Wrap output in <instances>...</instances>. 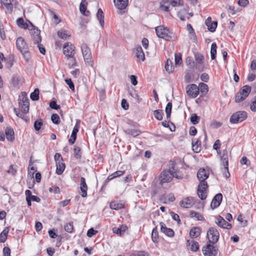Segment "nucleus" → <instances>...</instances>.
I'll return each instance as SVG.
<instances>
[{"instance_id": "aec40b11", "label": "nucleus", "mask_w": 256, "mask_h": 256, "mask_svg": "<svg viewBox=\"0 0 256 256\" xmlns=\"http://www.w3.org/2000/svg\"><path fill=\"white\" fill-rule=\"evenodd\" d=\"M114 3L117 8L124 10L128 6V0H114Z\"/></svg>"}, {"instance_id": "de8ad7c7", "label": "nucleus", "mask_w": 256, "mask_h": 256, "mask_svg": "<svg viewBox=\"0 0 256 256\" xmlns=\"http://www.w3.org/2000/svg\"><path fill=\"white\" fill-rule=\"evenodd\" d=\"M64 230L66 232L71 233L74 230L73 222H68L64 226Z\"/></svg>"}, {"instance_id": "864d4df0", "label": "nucleus", "mask_w": 256, "mask_h": 256, "mask_svg": "<svg viewBox=\"0 0 256 256\" xmlns=\"http://www.w3.org/2000/svg\"><path fill=\"white\" fill-rule=\"evenodd\" d=\"M169 5H170V4L168 2L163 0L160 3V8L164 10L166 12H168V9H169Z\"/></svg>"}, {"instance_id": "dca6fc26", "label": "nucleus", "mask_w": 256, "mask_h": 256, "mask_svg": "<svg viewBox=\"0 0 256 256\" xmlns=\"http://www.w3.org/2000/svg\"><path fill=\"white\" fill-rule=\"evenodd\" d=\"M198 178L200 181V184L204 183V184H207L205 180L208 178V174L206 171L204 169H200L197 173Z\"/></svg>"}, {"instance_id": "2eb2a0df", "label": "nucleus", "mask_w": 256, "mask_h": 256, "mask_svg": "<svg viewBox=\"0 0 256 256\" xmlns=\"http://www.w3.org/2000/svg\"><path fill=\"white\" fill-rule=\"evenodd\" d=\"M222 198V195L219 193L216 194L212 198L210 204L211 208L214 210L218 208L220 204Z\"/></svg>"}, {"instance_id": "6e6552de", "label": "nucleus", "mask_w": 256, "mask_h": 256, "mask_svg": "<svg viewBox=\"0 0 256 256\" xmlns=\"http://www.w3.org/2000/svg\"><path fill=\"white\" fill-rule=\"evenodd\" d=\"M218 248L212 244H208L204 246L202 250L205 256H216L217 254Z\"/></svg>"}, {"instance_id": "bb28decb", "label": "nucleus", "mask_w": 256, "mask_h": 256, "mask_svg": "<svg viewBox=\"0 0 256 256\" xmlns=\"http://www.w3.org/2000/svg\"><path fill=\"white\" fill-rule=\"evenodd\" d=\"M128 229L126 225H122L119 228L114 227L112 228L114 233L116 234L119 236H122Z\"/></svg>"}, {"instance_id": "4c0bfd02", "label": "nucleus", "mask_w": 256, "mask_h": 256, "mask_svg": "<svg viewBox=\"0 0 256 256\" xmlns=\"http://www.w3.org/2000/svg\"><path fill=\"white\" fill-rule=\"evenodd\" d=\"M165 68L166 72L168 73L172 72L174 70V66L172 65V62L171 60H167L165 64Z\"/></svg>"}, {"instance_id": "7c9ffc66", "label": "nucleus", "mask_w": 256, "mask_h": 256, "mask_svg": "<svg viewBox=\"0 0 256 256\" xmlns=\"http://www.w3.org/2000/svg\"><path fill=\"white\" fill-rule=\"evenodd\" d=\"M86 0H82L80 6V10L82 14L86 16H89L90 12L88 11L86 12Z\"/></svg>"}, {"instance_id": "5701e85b", "label": "nucleus", "mask_w": 256, "mask_h": 256, "mask_svg": "<svg viewBox=\"0 0 256 256\" xmlns=\"http://www.w3.org/2000/svg\"><path fill=\"white\" fill-rule=\"evenodd\" d=\"M161 231L165 234L166 236L172 237L174 236V232L171 228H168L165 224L163 222L160 223Z\"/></svg>"}, {"instance_id": "8fccbe9b", "label": "nucleus", "mask_w": 256, "mask_h": 256, "mask_svg": "<svg viewBox=\"0 0 256 256\" xmlns=\"http://www.w3.org/2000/svg\"><path fill=\"white\" fill-rule=\"evenodd\" d=\"M74 156L77 159H80L82 156L80 149L78 146H76L74 148Z\"/></svg>"}, {"instance_id": "0eeeda50", "label": "nucleus", "mask_w": 256, "mask_h": 256, "mask_svg": "<svg viewBox=\"0 0 256 256\" xmlns=\"http://www.w3.org/2000/svg\"><path fill=\"white\" fill-rule=\"evenodd\" d=\"M207 237L210 243L214 244L218 240L220 237L219 232L216 228L211 227L207 232Z\"/></svg>"}, {"instance_id": "f3484780", "label": "nucleus", "mask_w": 256, "mask_h": 256, "mask_svg": "<svg viewBox=\"0 0 256 256\" xmlns=\"http://www.w3.org/2000/svg\"><path fill=\"white\" fill-rule=\"evenodd\" d=\"M194 202V199L192 197H187L180 202V205L184 208H190L193 206Z\"/></svg>"}, {"instance_id": "3c124183", "label": "nucleus", "mask_w": 256, "mask_h": 256, "mask_svg": "<svg viewBox=\"0 0 256 256\" xmlns=\"http://www.w3.org/2000/svg\"><path fill=\"white\" fill-rule=\"evenodd\" d=\"M175 64L178 66L182 64V54L180 53L175 54Z\"/></svg>"}, {"instance_id": "423d86ee", "label": "nucleus", "mask_w": 256, "mask_h": 256, "mask_svg": "<svg viewBox=\"0 0 256 256\" xmlns=\"http://www.w3.org/2000/svg\"><path fill=\"white\" fill-rule=\"evenodd\" d=\"M247 114L244 111H238L232 115L230 121L232 124L240 122L246 119Z\"/></svg>"}, {"instance_id": "39448f33", "label": "nucleus", "mask_w": 256, "mask_h": 256, "mask_svg": "<svg viewBox=\"0 0 256 256\" xmlns=\"http://www.w3.org/2000/svg\"><path fill=\"white\" fill-rule=\"evenodd\" d=\"M173 170H164L159 176L160 184L162 186L164 184L170 182L172 179Z\"/></svg>"}, {"instance_id": "4be33fe9", "label": "nucleus", "mask_w": 256, "mask_h": 256, "mask_svg": "<svg viewBox=\"0 0 256 256\" xmlns=\"http://www.w3.org/2000/svg\"><path fill=\"white\" fill-rule=\"evenodd\" d=\"M186 246L189 247L192 252H197L199 250V244L197 242L193 240H188L186 242Z\"/></svg>"}, {"instance_id": "a18cd8bd", "label": "nucleus", "mask_w": 256, "mask_h": 256, "mask_svg": "<svg viewBox=\"0 0 256 256\" xmlns=\"http://www.w3.org/2000/svg\"><path fill=\"white\" fill-rule=\"evenodd\" d=\"M172 106V103L170 102H168L166 106L165 111L167 118H169L170 116Z\"/></svg>"}, {"instance_id": "79ce46f5", "label": "nucleus", "mask_w": 256, "mask_h": 256, "mask_svg": "<svg viewBox=\"0 0 256 256\" xmlns=\"http://www.w3.org/2000/svg\"><path fill=\"white\" fill-rule=\"evenodd\" d=\"M26 102H29V100L26 96V93L23 92L22 93V95L20 96L18 104L20 105L26 103Z\"/></svg>"}, {"instance_id": "f704fd0d", "label": "nucleus", "mask_w": 256, "mask_h": 256, "mask_svg": "<svg viewBox=\"0 0 256 256\" xmlns=\"http://www.w3.org/2000/svg\"><path fill=\"white\" fill-rule=\"evenodd\" d=\"M58 35L60 38L64 40H66L70 36L68 32L64 30L58 31Z\"/></svg>"}, {"instance_id": "473e14b6", "label": "nucleus", "mask_w": 256, "mask_h": 256, "mask_svg": "<svg viewBox=\"0 0 256 256\" xmlns=\"http://www.w3.org/2000/svg\"><path fill=\"white\" fill-rule=\"evenodd\" d=\"M96 16L99 22L102 26V28L104 27V13L101 8H99L98 10V12L96 14Z\"/></svg>"}, {"instance_id": "4468645a", "label": "nucleus", "mask_w": 256, "mask_h": 256, "mask_svg": "<svg viewBox=\"0 0 256 256\" xmlns=\"http://www.w3.org/2000/svg\"><path fill=\"white\" fill-rule=\"evenodd\" d=\"M218 153L220 155L221 162L224 166V169L228 170V150H224L222 152H219Z\"/></svg>"}, {"instance_id": "f257e3e1", "label": "nucleus", "mask_w": 256, "mask_h": 256, "mask_svg": "<svg viewBox=\"0 0 256 256\" xmlns=\"http://www.w3.org/2000/svg\"><path fill=\"white\" fill-rule=\"evenodd\" d=\"M16 46L22 54L24 60L28 62L30 58V54L28 51V46L22 38L19 37L17 38Z\"/></svg>"}, {"instance_id": "c9c22d12", "label": "nucleus", "mask_w": 256, "mask_h": 256, "mask_svg": "<svg viewBox=\"0 0 256 256\" xmlns=\"http://www.w3.org/2000/svg\"><path fill=\"white\" fill-rule=\"evenodd\" d=\"M8 233V228H6L0 234V242H6Z\"/></svg>"}, {"instance_id": "ddd939ff", "label": "nucleus", "mask_w": 256, "mask_h": 256, "mask_svg": "<svg viewBox=\"0 0 256 256\" xmlns=\"http://www.w3.org/2000/svg\"><path fill=\"white\" fill-rule=\"evenodd\" d=\"M216 223L220 227L230 230L232 228V226L230 224L228 223L225 220L220 216H218L216 218Z\"/></svg>"}, {"instance_id": "7ed1b4c3", "label": "nucleus", "mask_w": 256, "mask_h": 256, "mask_svg": "<svg viewBox=\"0 0 256 256\" xmlns=\"http://www.w3.org/2000/svg\"><path fill=\"white\" fill-rule=\"evenodd\" d=\"M81 50L84 60L85 64L92 68L94 66V62L92 60L90 50L86 44H83L81 46Z\"/></svg>"}, {"instance_id": "6ab92c4d", "label": "nucleus", "mask_w": 256, "mask_h": 256, "mask_svg": "<svg viewBox=\"0 0 256 256\" xmlns=\"http://www.w3.org/2000/svg\"><path fill=\"white\" fill-rule=\"evenodd\" d=\"M80 190L82 191L81 196L83 198H85L87 196L88 186L86 182V180L84 177L80 178Z\"/></svg>"}, {"instance_id": "49530a36", "label": "nucleus", "mask_w": 256, "mask_h": 256, "mask_svg": "<svg viewBox=\"0 0 256 256\" xmlns=\"http://www.w3.org/2000/svg\"><path fill=\"white\" fill-rule=\"evenodd\" d=\"M17 24L24 29L28 28V24L26 23H24V20L22 18H18L16 20Z\"/></svg>"}, {"instance_id": "0e129e2a", "label": "nucleus", "mask_w": 256, "mask_h": 256, "mask_svg": "<svg viewBox=\"0 0 256 256\" xmlns=\"http://www.w3.org/2000/svg\"><path fill=\"white\" fill-rule=\"evenodd\" d=\"M170 214L172 216V219L176 222H178V223L180 222V216L178 214H175L173 212H170Z\"/></svg>"}, {"instance_id": "13d9d810", "label": "nucleus", "mask_w": 256, "mask_h": 256, "mask_svg": "<svg viewBox=\"0 0 256 256\" xmlns=\"http://www.w3.org/2000/svg\"><path fill=\"white\" fill-rule=\"evenodd\" d=\"M42 125V120H36L34 124V128L36 130H39Z\"/></svg>"}, {"instance_id": "b1692460", "label": "nucleus", "mask_w": 256, "mask_h": 256, "mask_svg": "<svg viewBox=\"0 0 256 256\" xmlns=\"http://www.w3.org/2000/svg\"><path fill=\"white\" fill-rule=\"evenodd\" d=\"M78 129L79 126L78 124L76 123L72 130L70 138L68 140V142L70 144H72L74 143L76 138V134L78 132Z\"/></svg>"}, {"instance_id": "4d7b16f0", "label": "nucleus", "mask_w": 256, "mask_h": 256, "mask_svg": "<svg viewBox=\"0 0 256 256\" xmlns=\"http://www.w3.org/2000/svg\"><path fill=\"white\" fill-rule=\"evenodd\" d=\"M183 4L182 0H171L170 4L172 6H182Z\"/></svg>"}, {"instance_id": "f8f14e48", "label": "nucleus", "mask_w": 256, "mask_h": 256, "mask_svg": "<svg viewBox=\"0 0 256 256\" xmlns=\"http://www.w3.org/2000/svg\"><path fill=\"white\" fill-rule=\"evenodd\" d=\"M207 184H204V183L200 184L198 188V197L202 200L206 199L207 196L206 188Z\"/></svg>"}, {"instance_id": "58836bf2", "label": "nucleus", "mask_w": 256, "mask_h": 256, "mask_svg": "<svg viewBox=\"0 0 256 256\" xmlns=\"http://www.w3.org/2000/svg\"><path fill=\"white\" fill-rule=\"evenodd\" d=\"M163 114V110H157L154 111V115L155 118L158 120H162Z\"/></svg>"}, {"instance_id": "e433bc0d", "label": "nucleus", "mask_w": 256, "mask_h": 256, "mask_svg": "<svg viewBox=\"0 0 256 256\" xmlns=\"http://www.w3.org/2000/svg\"><path fill=\"white\" fill-rule=\"evenodd\" d=\"M110 208L114 210H118L124 208V206L122 204L112 202L110 203Z\"/></svg>"}, {"instance_id": "c756f323", "label": "nucleus", "mask_w": 256, "mask_h": 256, "mask_svg": "<svg viewBox=\"0 0 256 256\" xmlns=\"http://www.w3.org/2000/svg\"><path fill=\"white\" fill-rule=\"evenodd\" d=\"M198 87L199 88V92H200V96H203L208 93V88L207 84L201 82L199 84Z\"/></svg>"}, {"instance_id": "2f4dec72", "label": "nucleus", "mask_w": 256, "mask_h": 256, "mask_svg": "<svg viewBox=\"0 0 256 256\" xmlns=\"http://www.w3.org/2000/svg\"><path fill=\"white\" fill-rule=\"evenodd\" d=\"M56 173L58 175L62 174L65 169V164L63 162V161L57 162H56Z\"/></svg>"}, {"instance_id": "c03bdc74", "label": "nucleus", "mask_w": 256, "mask_h": 256, "mask_svg": "<svg viewBox=\"0 0 256 256\" xmlns=\"http://www.w3.org/2000/svg\"><path fill=\"white\" fill-rule=\"evenodd\" d=\"M30 98L32 100H38L39 99V90L36 88L34 91L31 93L30 96Z\"/></svg>"}, {"instance_id": "20e7f679", "label": "nucleus", "mask_w": 256, "mask_h": 256, "mask_svg": "<svg viewBox=\"0 0 256 256\" xmlns=\"http://www.w3.org/2000/svg\"><path fill=\"white\" fill-rule=\"evenodd\" d=\"M250 90V86L248 85L242 86L236 96L235 102H240L244 100L248 96Z\"/></svg>"}, {"instance_id": "5fc2aeb1", "label": "nucleus", "mask_w": 256, "mask_h": 256, "mask_svg": "<svg viewBox=\"0 0 256 256\" xmlns=\"http://www.w3.org/2000/svg\"><path fill=\"white\" fill-rule=\"evenodd\" d=\"M29 104V102H26V103L19 105L22 109L23 113L26 114L28 112Z\"/></svg>"}, {"instance_id": "a19ab883", "label": "nucleus", "mask_w": 256, "mask_h": 256, "mask_svg": "<svg viewBox=\"0 0 256 256\" xmlns=\"http://www.w3.org/2000/svg\"><path fill=\"white\" fill-rule=\"evenodd\" d=\"M216 43L214 42L211 45L210 48V55L211 58L212 60H214L216 58Z\"/></svg>"}, {"instance_id": "cd10ccee", "label": "nucleus", "mask_w": 256, "mask_h": 256, "mask_svg": "<svg viewBox=\"0 0 256 256\" xmlns=\"http://www.w3.org/2000/svg\"><path fill=\"white\" fill-rule=\"evenodd\" d=\"M201 232V230L199 227H194L190 232V236L192 238H196L198 237Z\"/></svg>"}, {"instance_id": "e2e57ef3", "label": "nucleus", "mask_w": 256, "mask_h": 256, "mask_svg": "<svg viewBox=\"0 0 256 256\" xmlns=\"http://www.w3.org/2000/svg\"><path fill=\"white\" fill-rule=\"evenodd\" d=\"M220 146V142L219 140H217L215 141L214 144L213 146L214 149L216 150L217 152L218 153V151Z\"/></svg>"}, {"instance_id": "09e8293b", "label": "nucleus", "mask_w": 256, "mask_h": 256, "mask_svg": "<svg viewBox=\"0 0 256 256\" xmlns=\"http://www.w3.org/2000/svg\"><path fill=\"white\" fill-rule=\"evenodd\" d=\"M200 117L198 116L196 114H193L190 117V122L194 124H196L199 122Z\"/></svg>"}, {"instance_id": "9b49d317", "label": "nucleus", "mask_w": 256, "mask_h": 256, "mask_svg": "<svg viewBox=\"0 0 256 256\" xmlns=\"http://www.w3.org/2000/svg\"><path fill=\"white\" fill-rule=\"evenodd\" d=\"M29 24L33 28L30 30V32L33 36L34 42V44H38L42 40L41 36H40V30L36 28L31 22H29Z\"/></svg>"}, {"instance_id": "412c9836", "label": "nucleus", "mask_w": 256, "mask_h": 256, "mask_svg": "<svg viewBox=\"0 0 256 256\" xmlns=\"http://www.w3.org/2000/svg\"><path fill=\"white\" fill-rule=\"evenodd\" d=\"M134 52L136 54V57L139 60H141L144 61L145 59L144 54L143 52L142 48L140 46H136Z\"/></svg>"}, {"instance_id": "680f3d73", "label": "nucleus", "mask_w": 256, "mask_h": 256, "mask_svg": "<svg viewBox=\"0 0 256 256\" xmlns=\"http://www.w3.org/2000/svg\"><path fill=\"white\" fill-rule=\"evenodd\" d=\"M97 233H98L97 230H94L93 228H91L88 230L86 234L88 237L91 238Z\"/></svg>"}, {"instance_id": "338daca9", "label": "nucleus", "mask_w": 256, "mask_h": 256, "mask_svg": "<svg viewBox=\"0 0 256 256\" xmlns=\"http://www.w3.org/2000/svg\"><path fill=\"white\" fill-rule=\"evenodd\" d=\"M50 106L54 110H58L60 108V106L58 105L54 100H52L50 103Z\"/></svg>"}, {"instance_id": "774afa93", "label": "nucleus", "mask_w": 256, "mask_h": 256, "mask_svg": "<svg viewBox=\"0 0 256 256\" xmlns=\"http://www.w3.org/2000/svg\"><path fill=\"white\" fill-rule=\"evenodd\" d=\"M8 173L11 174L12 176H14L16 173V170L14 168L13 165L10 166L8 170L7 171Z\"/></svg>"}, {"instance_id": "1a4fd4ad", "label": "nucleus", "mask_w": 256, "mask_h": 256, "mask_svg": "<svg viewBox=\"0 0 256 256\" xmlns=\"http://www.w3.org/2000/svg\"><path fill=\"white\" fill-rule=\"evenodd\" d=\"M186 90L188 96L192 98H196L199 94V88L195 84L188 85Z\"/></svg>"}, {"instance_id": "c85d7f7f", "label": "nucleus", "mask_w": 256, "mask_h": 256, "mask_svg": "<svg viewBox=\"0 0 256 256\" xmlns=\"http://www.w3.org/2000/svg\"><path fill=\"white\" fill-rule=\"evenodd\" d=\"M1 4L6 8V12L9 14L12 13V0H0Z\"/></svg>"}, {"instance_id": "6e6d98bb", "label": "nucleus", "mask_w": 256, "mask_h": 256, "mask_svg": "<svg viewBox=\"0 0 256 256\" xmlns=\"http://www.w3.org/2000/svg\"><path fill=\"white\" fill-rule=\"evenodd\" d=\"M51 120L54 124H59L60 122V117L58 115L56 114H52L51 116Z\"/></svg>"}, {"instance_id": "603ef678", "label": "nucleus", "mask_w": 256, "mask_h": 256, "mask_svg": "<svg viewBox=\"0 0 256 256\" xmlns=\"http://www.w3.org/2000/svg\"><path fill=\"white\" fill-rule=\"evenodd\" d=\"M188 14L187 10L186 9H182L178 12V16L182 20H185L184 14Z\"/></svg>"}, {"instance_id": "a211bd4d", "label": "nucleus", "mask_w": 256, "mask_h": 256, "mask_svg": "<svg viewBox=\"0 0 256 256\" xmlns=\"http://www.w3.org/2000/svg\"><path fill=\"white\" fill-rule=\"evenodd\" d=\"M205 24L208 26V30L211 32H214L217 27V22H212L210 17H208L205 22Z\"/></svg>"}, {"instance_id": "f03ea898", "label": "nucleus", "mask_w": 256, "mask_h": 256, "mask_svg": "<svg viewBox=\"0 0 256 256\" xmlns=\"http://www.w3.org/2000/svg\"><path fill=\"white\" fill-rule=\"evenodd\" d=\"M156 32L158 38H164L166 40L170 41L172 40L174 36V34L170 32L167 28H165L163 26L156 27Z\"/></svg>"}, {"instance_id": "72a5a7b5", "label": "nucleus", "mask_w": 256, "mask_h": 256, "mask_svg": "<svg viewBox=\"0 0 256 256\" xmlns=\"http://www.w3.org/2000/svg\"><path fill=\"white\" fill-rule=\"evenodd\" d=\"M67 64L70 68H72L78 65V62L74 56L72 58H68Z\"/></svg>"}, {"instance_id": "9d476101", "label": "nucleus", "mask_w": 256, "mask_h": 256, "mask_svg": "<svg viewBox=\"0 0 256 256\" xmlns=\"http://www.w3.org/2000/svg\"><path fill=\"white\" fill-rule=\"evenodd\" d=\"M74 49L75 47L73 44L66 43L63 46L64 54L67 58H72L75 54Z\"/></svg>"}, {"instance_id": "ea45409f", "label": "nucleus", "mask_w": 256, "mask_h": 256, "mask_svg": "<svg viewBox=\"0 0 256 256\" xmlns=\"http://www.w3.org/2000/svg\"><path fill=\"white\" fill-rule=\"evenodd\" d=\"M170 169L173 170L172 178L174 177L178 179H180L183 178V174H182V172L179 170H176L174 166L171 168Z\"/></svg>"}, {"instance_id": "69168bd1", "label": "nucleus", "mask_w": 256, "mask_h": 256, "mask_svg": "<svg viewBox=\"0 0 256 256\" xmlns=\"http://www.w3.org/2000/svg\"><path fill=\"white\" fill-rule=\"evenodd\" d=\"M65 82H66V84L68 85L70 88L72 90L74 91V86L73 82L71 80V79H66V80H65Z\"/></svg>"}, {"instance_id": "393cba45", "label": "nucleus", "mask_w": 256, "mask_h": 256, "mask_svg": "<svg viewBox=\"0 0 256 256\" xmlns=\"http://www.w3.org/2000/svg\"><path fill=\"white\" fill-rule=\"evenodd\" d=\"M192 150L196 153L200 151V142L198 140L194 138L192 140Z\"/></svg>"}, {"instance_id": "052dcab7", "label": "nucleus", "mask_w": 256, "mask_h": 256, "mask_svg": "<svg viewBox=\"0 0 256 256\" xmlns=\"http://www.w3.org/2000/svg\"><path fill=\"white\" fill-rule=\"evenodd\" d=\"M250 108L252 111L256 112V96L252 100Z\"/></svg>"}, {"instance_id": "bf43d9fd", "label": "nucleus", "mask_w": 256, "mask_h": 256, "mask_svg": "<svg viewBox=\"0 0 256 256\" xmlns=\"http://www.w3.org/2000/svg\"><path fill=\"white\" fill-rule=\"evenodd\" d=\"M190 215L192 217H195L197 219V220H202V219H204V218L201 214L196 212H191Z\"/></svg>"}, {"instance_id": "a878e982", "label": "nucleus", "mask_w": 256, "mask_h": 256, "mask_svg": "<svg viewBox=\"0 0 256 256\" xmlns=\"http://www.w3.org/2000/svg\"><path fill=\"white\" fill-rule=\"evenodd\" d=\"M5 134L8 141L12 142L14 139V132L12 128H7L5 130Z\"/></svg>"}, {"instance_id": "37998d69", "label": "nucleus", "mask_w": 256, "mask_h": 256, "mask_svg": "<svg viewBox=\"0 0 256 256\" xmlns=\"http://www.w3.org/2000/svg\"><path fill=\"white\" fill-rule=\"evenodd\" d=\"M152 241L155 243L158 242V235L156 228H155L152 230Z\"/></svg>"}]
</instances>
